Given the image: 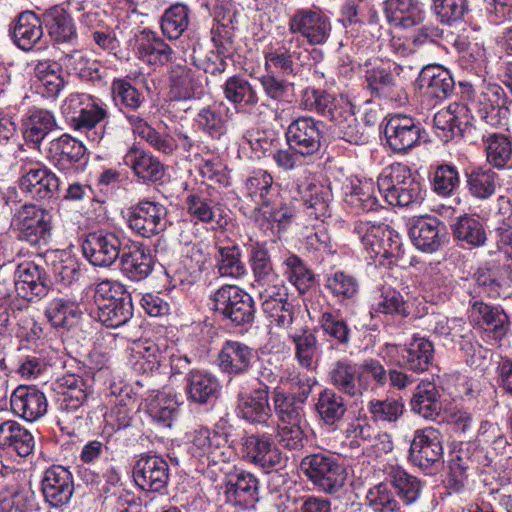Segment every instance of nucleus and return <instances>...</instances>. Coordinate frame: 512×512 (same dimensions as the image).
Masks as SVG:
<instances>
[{"mask_svg":"<svg viewBox=\"0 0 512 512\" xmlns=\"http://www.w3.org/2000/svg\"><path fill=\"white\" fill-rule=\"evenodd\" d=\"M111 94L136 136L163 154H172L176 150L177 141L172 136L159 133L144 119L140 109L144 106L145 96L141 91L128 80L115 78L111 83Z\"/></svg>","mask_w":512,"mask_h":512,"instance_id":"f257e3e1","label":"nucleus"},{"mask_svg":"<svg viewBox=\"0 0 512 512\" xmlns=\"http://www.w3.org/2000/svg\"><path fill=\"white\" fill-rule=\"evenodd\" d=\"M171 376L185 375L184 391L187 400L203 405L216 399L221 389L218 378L204 369L192 367L191 359L182 353H173L170 356Z\"/></svg>","mask_w":512,"mask_h":512,"instance_id":"f03ea898","label":"nucleus"},{"mask_svg":"<svg viewBox=\"0 0 512 512\" xmlns=\"http://www.w3.org/2000/svg\"><path fill=\"white\" fill-rule=\"evenodd\" d=\"M290 393L279 388L273 391L274 411L277 425H306L304 404L312 391V379L299 373L290 374L286 379Z\"/></svg>","mask_w":512,"mask_h":512,"instance_id":"7ed1b4c3","label":"nucleus"},{"mask_svg":"<svg viewBox=\"0 0 512 512\" xmlns=\"http://www.w3.org/2000/svg\"><path fill=\"white\" fill-rule=\"evenodd\" d=\"M18 186L23 194L36 201H49L58 197L60 179L41 161L25 157L17 162Z\"/></svg>","mask_w":512,"mask_h":512,"instance_id":"20e7f679","label":"nucleus"},{"mask_svg":"<svg viewBox=\"0 0 512 512\" xmlns=\"http://www.w3.org/2000/svg\"><path fill=\"white\" fill-rule=\"evenodd\" d=\"M300 470L319 491L335 494L345 483V469L337 457L326 453L305 456L300 462Z\"/></svg>","mask_w":512,"mask_h":512,"instance_id":"39448f33","label":"nucleus"},{"mask_svg":"<svg viewBox=\"0 0 512 512\" xmlns=\"http://www.w3.org/2000/svg\"><path fill=\"white\" fill-rule=\"evenodd\" d=\"M213 309L235 326L251 325L255 318L253 297L236 285H223L212 296Z\"/></svg>","mask_w":512,"mask_h":512,"instance_id":"423d86ee","label":"nucleus"},{"mask_svg":"<svg viewBox=\"0 0 512 512\" xmlns=\"http://www.w3.org/2000/svg\"><path fill=\"white\" fill-rule=\"evenodd\" d=\"M288 29L291 34L302 37L309 45L318 46L328 42L332 24L320 8H299L289 17Z\"/></svg>","mask_w":512,"mask_h":512,"instance_id":"0eeeda50","label":"nucleus"},{"mask_svg":"<svg viewBox=\"0 0 512 512\" xmlns=\"http://www.w3.org/2000/svg\"><path fill=\"white\" fill-rule=\"evenodd\" d=\"M14 286L20 298L38 303L48 295L52 281L44 266L31 260H24L15 268Z\"/></svg>","mask_w":512,"mask_h":512,"instance_id":"6e6552de","label":"nucleus"},{"mask_svg":"<svg viewBox=\"0 0 512 512\" xmlns=\"http://www.w3.org/2000/svg\"><path fill=\"white\" fill-rule=\"evenodd\" d=\"M167 208L155 201L142 200L127 211L128 227L137 235L151 238L167 229Z\"/></svg>","mask_w":512,"mask_h":512,"instance_id":"1a4fd4ad","label":"nucleus"},{"mask_svg":"<svg viewBox=\"0 0 512 512\" xmlns=\"http://www.w3.org/2000/svg\"><path fill=\"white\" fill-rule=\"evenodd\" d=\"M21 237L34 246L46 245L52 236L51 213L35 204L22 205L14 216Z\"/></svg>","mask_w":512,"mask_h":512,"instance_id":"9d476101","label":"nucleus"},{"mask_svg":"<svg viewBox=\"0 0 512 512\" xmlns=\"http://www.w3.org/2000/svg\"><path fill=\"white\" fill-rule=\"evenodd\" d=\"M325 124L311 116H299L288 125L285 136L288 146L311 158L319 153L324 140Z\"/></svg>","mask_w":512,"mask_h":512,"instance_id":"9b49d317","label":"nucleus"},{"mask_svg":"<svg viewBox=\"0 0 512 512\" xmlns=\"http://www.w3.org/2000/svg\"><path fill=\"white\" fill-rule=\"evenodd\" d=\"M294 198L302 201L309 217L324 222L331 217L332 191L329 186L316 182L308 176H299L291 183Z\"/></svg>","mask_w":512,"mask_h":512,"instance_id":"f8f14e48","label":"nucleus"},{"mask_svg":"<svg viewBox=\"0 0 512 512\" xmlns=\"http://www.w3.org/2000/svg\"><path fill=\"white\" fill-rule=\"evenodd\" d=\"M386 351L395 365L422 373L432 365L435 349L429 339L414 336L403 345L388 344Z\"/></svg>","mask_w":512,"mask_h":512,"instance_id":"ddd939ff","label":"nucleus"},{"mask_svg":"<svg viewBox=\"0 0 512 512\" xmlns=\"http://www.w3.org/2000/svg\"><path fill=\"white\" fill-rule=\"evenodd\" d=\"M241 453L244 460L266 473L285 465L282 452L267 433H253L242 438Z\"/></svg>","mask_w":512,"mask_h":512,"instance_id":"4468645a","label":"nucleus"},{"mask_svg":"<svg viewBox=\"0 0 512 512\" xmlns=\"http://www.w3.org/2000/svg\"><path fill=\"white\" fill-rule=\"evenodd\" d=\"M401 72L402 68L395 63L388 67L377 66L367 69L365 72L367 88L375 97L401 103L407 99Z\"/></svg>","mask_w":512,"mask_h":512,"instance_id":"2eb2a0df","label":"nucleus"},{"mask_svg":"<svg viewBox=\"0 0 512 512\" xmlns=\"http://www.w3.org/2000/svg\"><path fill=\"white\" fill-rule=\"evenodd\" d=\"M442 458L440 432L432 427L416 430L409 448L410 463L422 470H428L440 465Z\"/></svg>","mask_w":512,"mask_h":512,"instance_id":"dca6fc26","label":"nucleus"},{"mask_svg":"<svg viewBox=\"0 0 512 512\" xmlns=\"http://www.w3.org/2000/svg\"><path fill=\"white\" fill-rule=\"evenodd\" d=\"M121 250V237L105 230L89 233L82 242L83 255L94 266H111L120 258Z\"/></svg>","mask_w":512,"mask_h":512,"instance_id":"f3484780","label":"nucleus"},{"mask_svg":"<svg viewBox=\"0 0 512 512\" xmlns=\"http://www.w3.org/2000/svg\"><path fill=\"white\" fill-rule=\"evenodd\" d=\"M257 358L256 351L244 342L226 340L217 355L219 370L230 378L250 372Z\"/></svg>","mask_w":512,"mask_h":512,"instance_id":"a211bd4d","label":"nucleus"},{"mask_svg":"<svg viewBox=\"0 0 512 512\" xmlns=\"http://www.w3.org/2000/svg\"><path fill=\"white\" fill-rule=\"evenodd\" d=\"M217 430H210L207 427L195 429L191 438L192 453L201 460H207L209 464L225 462L228 456L225 452V445L228 442V433L221 426V421L216 424Z\"/></svg>","mask_w":512,"mask_h":512,"instance_id":"6ab92c4d","label":"nucleus"},{"mask_svg":"<svg viewBox=\"0 0 512 512\" xmlns=\"http://www.w3.org/2000/svg\"><path fill=\"white\" fill-rule=\"evenodd\" d=\"M408 233L413 245L425 253H434L447 242L445 224L432 216L420 217L414 220Z\"/></svg>","mask_w":512,"mask_h":512,"instance_id":"aec40b11","label":"nucleus"},{"mask_svg":"<svg viewBox=\"0 0 512 512\" xmlns=\"http://www.w3.org/2000/svg\"><path fill=\"white\" fill-rule=\"evenodd\" d=\"M135 483L145 491L160 492L169 481V465L160 456L142 455L133 467Z\"/></svg>","mask_w":512,"mask_h":512,"instance_id":"412c9836","label":"nucleus"},{"mask_svg":"<svg viewBox=\"0 0 512 512\" xmlns=\"http://www.w3.org/2000/svg\"><path fill=\"white\" fill-rule=\"evenodd\" d=\"M384 134L393 151L406 152L419 142L421 124L410 116L395 114L388 119Z\"/></svg>","mask_w":512,"mask_h":512,"instance_id":"4be33fe9","label":"nucleus"},{"mask_svg":"<svg viewBox=\"0 0 512 512\" xmlns=\"http://www.w3.org/2000/svg\"><path fill=\"white\" fill-rule=\"evenodd\" d=\"M41 490L51 506L62 507L68 504L74 492L71 472L63 466L48 468L41 480Z\"/></svg>","mask_w":512,"mask_h":512,"instance_id":"5701e85b","label":"nucleus"},{"mask_svg":"<svg viewBox=\"0 0 512 512\" xmlns=\"http://www.w3.org/2000/svg\"><path fill=\"white\" fill-rule=\"evenodd\" d=\"M472 120L470 109L464 103L454 102L434 115V128L437 136L448 142L456 136H462Z\"/></svg>","mask_w":512,"mask_h":512,"instance_id":"b1692460","label":"nucleus"},{"mask_svg":"<svg viewBox=\"0 0 512 512\" xmlns=\"http://www.w3.org/2000/svg\"><path fill=\"white\" fill-rule=\"evenodd\" d=\"M504 90L498 84L484 85L473 101L480 118L488 125L497 127L506 118Z\"/></svg>","mask_w":512,"mask_h":512,"instance_id":"393cba45","label":"nucleus"},{"mask_svg":"<svg viewBox=\"0 0 512 512\" xmlns=\"http://www.w3.org/2000/svg\"><path fill=\"white\" fill-rule=\"evenodd\" d=\"M481 451L474 443L461 442L455 447L448 462L449 473L447 477V487L460 492L464 489L467 481V470L471 468L478 460L477 457Z\"/></svg>","mask_w":512,"mask_h":512,"instance_id":"a878e982","label":"nucleus"},{"mask_svg":"<svg viewBox=\"0 0 512 512\" xmlns=\"http://www.w3.org/2000/svg\"><path fill=\"white\" fill-rule=\"evenodd\" d=\"M236 410L241 419L253 425L269 427L273 418L266 390H254L251 394L239 392Z\"/></svg>","mask_w":512,"mask_h":512,"instance_id":"bb28decb","label":"nucleus"},{"mask_svg":"<svg viewBox=\"0 0 512 512\" xmlns=\"http://www.w3.org/2000/svg\"><path fill=\"white\" fill-rule=\"evenodd\" d=\"M13 413L26 421L33 422L47 412V399L43 392L31 386H18L10 397Z\"/></svg>","mask_w":512,"mask_h":512,"instance_id":"cd10ccee","label":"nucleus"},{"mask_svg":"<svg viewBox=\"0 0 512 512\" xmlns=\"http://www.w3.org/2000/svg\"><path fill=\"white\" fill-rule=\"evenodd\" d=\"M328 381L339 392L350 397L363 395V379L359 363L347 358L335 361L328 371Z\"/></svg>","mask_w":512,"mask_h":512,"instance_id":"c85d7f7f","label":"nucleus"},{"mask_svg":"<svg viewBox=\"0 0 512 512\" xmlns=\"http://www.w3.org/2000/svg\"><path fill=\"white\" fill-rule=\"evenodd\" d=\"M173 353H181L173 349L162 351L158 344L153 342L135 343L129 356V365L134 372L146 374L153 372L162 363L168 361Z\"/></svg>","mask_w":512,"mask_h":512,"instance_id":"c756f323","label":"nucleus"},{"mask_svg":"<svg viewBox=\"0 0 512 512\" xmlns=\"http://www.w3.org/2000/svg\"><path fill=\"white\" fill-rule=\"evenodd\" d=\"M40 16L42 27L57 43H70L77 37L76 26L70 13L61 5L45 9Z\"/></svg>","mask_w":512,"mask_h":512,"instance_id":"7c9ffc66","label":"nucleus"},{"mask_svg":"<svg viewBox=\"0 0 512 512\" xmlns=\"http://www.w3.org/2000/svg\"><path fill=\"white\" fill-rule=\"evenodd\" d=\"M418 83L421 89L436 99L450 97L455 89V81L450 71L441 65H427L422 68Z\"/></svg>","mask_w":512,"mask_h":512,"instance_id":"2f4dec72","label":"nucleus"},{"mask_svg":"<svg viewBox=\"0 0 512 512\" xmlns=\"http://www.w3.org/2000/svg\"><path fill=\"white\" fill-rule=\"evenodd\" d=\"M154 261L150 251L143 245L123 249L120 256V270L128 279L139 282L153 271Z\"/></svg>","mask_w":512,"mask_h":512,"instance_id":"473e14b6","label":"nucleus"},{"mask_svg":"<svg viewBox=\"0 0 512 512\" xmlns=\"http://www.w3.org/2000/svg\"><path fill=\"white\" fill-rule=\"evenodd\" d=\"M213 261L214 272L220 277L238 280L247 274L242 251L236 244L216 245Z\"/></svg>","mask_w":512,"mask_h":512,"instance_id":"72a5a7b5","label":"nucleus"},{"mask_svg":"<svg viewBox=\"0 0 512 512\" xmlns=\"http://www.w3.org/2000/svg\"><path fill=\"white\" fill-rule=\"evenodd\" d=\"M11 35L21 50H32L43 37L40 16L33 11L20 13L11 29Z\"/></svg>","mask_w":512,"mask_h":512,"instance_id":"f704fd0d","label":"nucleus"},{"mask_svg":"<svg viewBox=\"0 0 512 512\" xmlns=\"http://www.w3.org/2000/svg\"><path fill=\"white\" fill-rule=\"evenodd\" d=\"M387 481L405 506L415 504L421 497L424 482L400 466H390Z\"/></svg>","mask_w":512,"mask_h":512,"instance_id":"c9c22d12","label":"nucleus"},{"mask_svg":"<svg viewBox=\"0 0 512 512\" xmlns=\"http://www.w3.org/2000/svg\"><path fill=\"white\" fill-rule=\"evenodd\" d=\"M223 93L240 113H251L259 102L257 90L240 76L229 77L223 85Z\"/></svg>","mask_w":512,"mask_h":512,"instance_id":"e433bc0d","label":"nucleus"},{"mask_svg":"<svg viewBox=\"0 0 512 512\" xmlns=\"http://www.w3.org/2000/svg\"><path fill=\"white\" fill-rule=\"evenodd\" d=\"M173 49L156 32L144 29L137 41L136 54L150 65H164L172 59Z\"/></svg>","mask_w":512,"mask_h":512,"instance_id":"4c0bfd02","label":"nucleus"},{"mask_svg":"<svg viewBox=\"0 0 512 512\" xmlns=\"http://www.w3.org/2000/svg\"><path fill=\"white\" fill-rule=\"evenodd\" d=\"M123 163L144 182H157L164 176V166L159 159L136 146L127 151Z\"/></svg>","mask_w":512,"mask_h":512,"instance_id":"58836bf2","label":"nucleus"},{"mask_svg":"<svg viewBox=\"0 0 512 512\" xmlns=\"http://www.w3.org/2000/svg\"><path fill=\"white\" fill-rule=\"evenodd\" d=\"M383 11L390 24L405 29L418 25L424 18L417 0H385Z\"/></svg>","mask_w":512,"mask_h":512,"instance_id":"ea45409f","label":"nucleus"},{"mask_svg":"<svg viewBox=\"0 0 512 512\" xmlns=\"http://www.w3.org/2000/svg\"><path fill=\"white\" fill-rule=\"evenodd\" d=\"M472 315L493 339L501 340L509 330V318L500 306L488 305L482 301L472 303Z\"/></svg>","mask_w":512,"mask_h":512,"instance_id":"a19ab883","label":"nucleus"},{"mask_svg":"<svg viewBox=\"0 0 512 512\" xmlns=\"http://www.w3.org/2000/svg\"><path fill=\"white\" fill-rule=\"evenodd\" d=\"M35 446L29 430L18 422L7 420L0 424V447L16 452L20 457L29 456Z\"/></svg>","mask_w":512,"mask_h":512,"instance_id":"79ce46f5","label":"nucleus"},{"mask_svg":"<svg viewBox=\"0 0 512 512\" xmlns=\"http://www.w3.org/2000/svg\"><path fill=\"white\" fill-rule=\"evenodd\" d=\"M455 240L472 248L482 247L487 242V233L481 220L473 215L464 213L455 218L450 224Z\"/></svg>","mask_w":512,"mask_h":512,"instance_id":"37998d69","label":"nucleus"},{"mask_svg":"<svg viewBox=\"0 0 512 512\" xmlns=\"http://www.w3.org/2000/svg\"><path fill=\"white\" fill-rule=\"evenodd\" d=\"M56 126L54 114L43 108L29 109L22 120L23 136L26 141L40 144Z\"/></svg>","mask_w":512,"mask_h":512,"instance_id":"c03bdc74","label":"nucleus"},{"mask_svg":"<svg viewBox=\"0 0 512 512\" xmlns=\"http://www.w3.org/2000/svg\"><path fill=\"white\" fill-rule=\"evenodd\" d=\"M59 387L62 389L59 392L58 399L59 408L63 412H76L87 401L89 390L84 380L77 375H65L58 380Z\"/></svg>","mask_w":512,"mask_h":512,"instance_id":"a18cd8bd","label":"nucleus"},{"mask_svg":"<svg viewBox=\"0 0 512 512\" xmlns=\"http://www.w3.org/2000/svg\"><path fill=\"white\" fill-rule=\"evenodd\" d=\"M440 397L435 383L422 381L417 385L411 398V410L425 419L434 420L442 409Z\"/></svg>","mask_w":512,"mask_h":512,"instance_id":"49530a36","label":"nucleus"},{"mask_svg":"<svg viewBox=\"0 0 512 512\" xmlns=\"http://www.w3.org/2000/svg\"><path fill=\"white\" fill-rule=\"evenodd\" d=\"M226 493L241 505H251L259 498L258 479L250 472L237 471L229 476Z\"/></svg>","mask_w":512,"mask_h":512,"instance_id":"de8ad7c7","label":"nucleus"},{"mask_svg":"<svg viewBox=\"0 0 512 512\" xmlns=\"http://www.w3.org/2000/svg\"><path fill=\"white\" fill-rule=\"evenodd\" d=\"M86 148L81 141L63 134L49 144L48 157L58 168L64 169L65 164L79 162L85 155Z\"/></svg>","mask_w":512,"mask_h":512,"instance_id":"09e8293b","label":"nucleus"},{"mask_svg":"<svg viewBox=\"0 0 512 512\" xmlns=\"http://www.w3.org/2000/svg\"><path fill=\"white\" fill-rule=\"evenodd\" d=\"M315 411L323 424L333 426L341 421L347 411V405L339 392L325 388L318 394Z\"/></svg>","mask_w":512,"mask_h":512,"instance_id":"8fccbe9b","label":"nucleus"},{"mask_svg":"<svg viewBox=\"0 0 512 512\" xmlns=\"http://www.w3.org/2000/svg\"><path fill=\"white\" fill-rule=\"evenodd\" d=\"M95 319L103 325L117 328L126 324L133 317V304L131 295L124 298L109 300L107 304L100 303L94 314Z\"/></svg>","mask_w":512,"mask_h":512,"instance_id":"3c124183","label":"nucleus"},{"mask_svg":"<svg viewBox=\"0 0 512 512\" xmlns=\"http://www.w3.org/2000/svg\"><path fill=\"white\" fill-rule=\"evenodd\" d=\"M335 124L334 133L350 144L360 145L368 141V136L361 127L353 111V105L348 101L339 110L336 119H332Z\"/></svg>","mask_w":512,"mask_h":512,"instance_id":"603ef678","label":"nucleus"},{"mask_svg":"<svg viewBox=\"0 0 512 512\" xmlns=\"http://www.w3.org/2000/svg\"><path fill=\"white\" fill-rule=\"evenodd\" d=\"M347 100L337 99L333 95L323 90L307 88L302 97V106L304 109L314 111L330 121L336 119Z\"/></svg>","mask_w":512,"mask_h":512,"instance_id":"864d4df0","label":"nucleus"},{"mask_svg":"<svg viewBox=\"0 0 512 512\" xmlns=\"http://www.w3.org/2000/svg\"><path fill=\"white\" fill-rule=\"evenodd\" d=\"M466 183L469 193L474 198L487 200L495 194L499 177L490 167H475L466 172Z\"/></svg>","mask_w":512,"mask_h":512,"instance_id":"5fc2aeb1","label":"nucleus"},{"mask_svg":"<svg viewBox=\"0 0 512 512\" xmlns=\"http://www.w3.org/2000/svg\"><path fill=\"white\" fill-rule=\"evenodd\" d=\"M486 158L490 165L497 169L512 168V140L499 133L483 135Z\"/></svg>","mask_w":512,"mask_h":512,"instance_id":"6e6d98bb","label":"nucleus"},{"mask_svg":"<svg viewBox=\"0 0 512 512\" xmlns=\"http://www.w3.org/2000/svg\"><path fill=\"white\" fill-rule=\"evenodd\" d=\"M169 81L171 92L178 100L193 98L200 88L199 80L194 71L182 64H174L170 68Z\"/></svg>","mask_w":512,"mask_h":512,"instance_id":"4d7b16f0","label":"nucleus"},{"mask_svg":"<svg viewBox=\"0 0 512 512\" xmlns=\"http://www.w3.org/2000/svg\"><path fill=\"white\" fill-rule=\"evenodd\" d=\"M81 311L75 301L63 297L52 299L45 308V316L53 327L69 328L79 318Z\"/></svg>","mask_w":512,"mask_h":512,"instance_id":"13d9d810","label":"nucleus"},{"mask_svg":"<svg viewBox=\"0 0 512 512\" xmlns=\"http://www.w3.org/2000/svg\"><path fill=\"white\" fill-rule=\"evenodd\" d=\"M416 177L410 168L402 163H394L383 169L377 179L379 193L387 200L391 194H394L398 188L405 186L408 179Z\"/></svg>","mask_w":512,"mask_h":512,"instance_id":"bf43d9fd","label":"nucleus"},{"mask_svg":"<svg viewBox=\"0 0 512 512\" xmlns=\"http://www.w3.org/2000/svg\"><path fill=\"white\" fill-rule=\"evenodd\" d=\"M367 410L375 423L393 424L403 416L405 405L402 397H386L370 400Z\"/></svg>","mask_w":512,"mask_h":512,"instance_id":"052dcab7","label":"nucleus"},{"mask_svg":"<svg viewBox=\"0 0 512 512\" xmlns=\"http://www.w3.org/2000/svg\"><path fill=\"white\" fill-rule=\"evenodd\" d=\"M302 56L308 57V50L304 51H290L285 48L273 49L264 53L265 63L264 68L266 72H279L282 75L295 74L294 60L302 61Z\"/></svg>","mask_w":512,"mask_h":512,"instance_id":"680f3d73","label":"nucleus"},{"mask_svg":"<svg viewBox=\"0 0 512 512\" xmlns=\"http://www.w3.org/2000/svg\"><path fill=\"white\" fill-rule=\"evenodd\" d=\"M101 495L108 512H141L142 510L141 499L123 488L115 487L111 492L110 488L105 486Z\"/></svg>","mask_w":512,"mask_h":512,"instance_id":"e2e57ef3","label":"nucleus"},{"mask_svg":"<svg viewBox=\"0 0 512 512\" xmlns=\"http://www.w3.org/2000/svg\"><path fill=\"white\" fill-rule=\"evenodd\" d=\"M186 209L195 223L209 224L214 222L218 203L205 192L190 193L186 200Z\"/></svg>","mask_w":512,"mask_h":512,"instance_id":"0e129e2a","label":"nucleus"},{"mask_svg":"<svg viewBox=\"0 0 512 512\" xmlns=\"http://www.w3.org/2000/svg\"><path fill=\"white\" fill-rule=\"evenodd\" d=\"M249 264L255 285L275 279L279 276L273 268L270 254L264 243L256 242L249 248Z\"/></svg>","mask_w":512,"mask_h":512,"instance_id":"69168bd1","label":"nucleus"},{"mask_svg":"<svg viewBox=\"0 0 512 512\" xmlns=\"http://www.w3.org/2000/svg\"><path fill=\"white\" fill-rule=\"evenodd\" d=\"M247 196L257 205L268 207L273 191V177L265 170L254 171L245 181Z\"/></svg>","mask_w":512,"mask_h":512,"instance_id":"338daca9","label":"nucleus"},{"mask_svg":"<svg viewBox=\"0 0 512 512\" xmlns=\"http://www.w3.org/2000/svg\"><path fill=\"white\" fill-rule=\"evenodd\" d=\"M365 500L373 512H403L401 503L386 483L369 488Z\"/></svg>","mask_w":512,"mask_h":512,"instance_id":"774afa93","label":"nucleus"}]
</instances>
